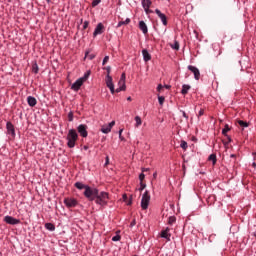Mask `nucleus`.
I'll return each mask as SVG.
<instances>
[{
    "mask_svg": "<svg viewBox=\"0 0 256 256\" xmlns=\"http://www.w3.org/2000/svg\"><path fill=\"white\" fill-rule=\"evenodd\" d=\"M182 169H183L184 173H185V171H187V167L185 166V164L182 165Z\"/></svg>",
    "mask_w": 256,
    "mask_h": 256,
    "instance_id": "60",
    "label": "nucleus"
},
{
    "mask_svg": "<svg viewBox=\"0 0 256 256\" xmlns=\"http://www.w3.org/2000/svg\"><path fill=\"white\" fill-rule=\"evenodd\" d=\"M209 199H212V201H215V195L210 196Z\"/></svg>",
    "mask_w": 256,
    "mask_h": 256,
    "instance_id": "62",
    "label": "nucleus"
},
{
    "mask_svg": "<svg viewBox=\"0 0 256 256\" xmlns=\"http://www.w3.org/2000/svg\"><path fill=\"white\" fill-rule=\"evenodd\" d=\"M139 181H140V182L145 181V173L141 172V173L139 174Z\"/></svg>",
    "mask_w": 256,
    "mask_h": 256,
    "instance_id": "40",
    "label": "nucleus"
},
{
    "mask_svg": "<svg viewBox=\"0 0 256 256\" xmlns=\"http://www.w3.org/2000/svg\"><path fill=\"white\" fill-rule=\"evenodd\" d=\"M4 223H7V225H19L21 223V220L13 216L7 215L4 217Z\"/></svg>",
    "mask_w": 256,
    "mask_h": 256,
    "instance_id": "7",
    "label": "nucleus"
},
{
    "mask_svg": "<svg viewBox=\"0 0 256 256\" xmlns=\"http://www.w3.org/2000/svg\"><path fill=\"white\" fill-rule=\"evenodd\" d=\"M45 229H47V231H55V224L51 223V222H47L44 224Z\"/></svg>",
    "mask_w": 256,
    "mask_h": 256,
    "instance_id": "23",
    "label": "nucleus"
},
{
    "mask_svg": "<svg viewBox=\"0 0 256 256\" xmlns=\"http://www.w3.org/2000/svg\"><path fill=\"white\" fill-rule=\"evenodd\" d=\"M83 81L80 80L79 78L71 85V89L72 91H79V89H81V87H83Z\"/></svg>",
    "mask_w": 256,
    "mask_h": 256,
    "instance_id": "13",
    "label": "nucleus"
},
{
    "mask_svg": "<svg viewBox=\"0 0 256 256\" xmlns=\"http://www.w3.org/2000/svg\"><path fill=\"white\" fill-rule=\"evenodd\" d=\"M153 179H157V172L153 173Z\"/></svg>",
    "mask_w": 256,
    "mask_h": 256,
    "instance_id": "61",
    "label": "nucleus"
},
{
    "mask_svg": "<svg viewBox=\"0 0 256 256\" xmlns=\"http://www.w3.org/2000/svg\"><path fill=\"white\" fill-rule=\"evenodd\" d=\"M152 4H153V2L151 0H142V7L143 8L147 7V9H150Z\"/></svg>",
    "mask_w": 256,
    "mask_h": 256,
    "instance_id": "26",
    "label": "nucleus"
},
{
    "mask_svg": "<svg viewBox=\"0 0 256 256\" xmlns=\"http://www.w3.org/2000/svg\"><path fill=\"white\" fill-rule=\"evenodd\" d=\"M99 3H101V0H93L92 7H97V5H99Z\"/></svg>",
    "mask_w": 256,
    "mask_h": 256,
    "instance_id": "42",
    "label": "nucleus"
},
{
    "mask_svg": "<svg viewBox=\"0 0 256 256\" xmlns=\"http://www.w3.org/2000/svg\"><path fill=\"white\" fill-rule=\"evenodd\" d=\"M222 143H223L225 149H227V147L229 146V143L225 140H222Z\"/></svg>",
    "mask_w": 256,
    "mask_h": 256,
    "instance_id": "54",
    "label": "nucleus"
},
{
    "mask_svg": "<svg viewBox=\"0 0 256 256\" xmlns=\"http://www.w3.org/2000/svg\"><path fill=\"white\" fill-rule=\"evenodd\" d=\"M83 195L90 202H95L96 205L100 207H107L109 205V194L105 191H99L96 187L88 186L86 190H84Z\"/></svg>",
    "mask_w": 256,
    "mask_h": 256,
    "instance_id": "1",
    "label": "nucleus"
},
{
    "mask_svg": "<svg viewBox=\"0 0 256 256\" xmlns=\"http://www.w3.org/2000/svg\"><path fill=\"white\" fill-rule=\"evenodd\" d=\"M143 60L145 63H149L151 61V54L149 53V50L143 49L142 50Z\"/></svg>",
    "mask_w": 256,
    "mask_h": 256,
    "instance_id": "16",
    "label": "nucleus"
},
{
    "mask_svg": "<svg viewBox=\"0 0 256 256\" xmlns=\"http://www.w3.org/2000/svg\"><path fill=\"white\" fill-rule=\"evenodd\" d=\"M105 83H106V87H108V89L110 90V93L112 95H115L116 89H115V84L113 83V77L108 76V80Z\"/></svg>",
    "mask_w": 256,
    "mask_h": 256,
    "instance_id": "10",
    "label": "nucleus"
},
{
    "mask_svg": "<svg viewBox=\"0 0 256 256\" xmlns=\"http://www.w3.org/2000/svg\"><path fill=\"white\" fill-rule=\"evenodd\" d=\"M150 201H151V194H149V190H146L142 195V199H141V208L143 209V211L149 209Z\"/></svg>",
    "mask_w": 256,
    "mask_h": 256,
    "instance_id": "3",
    "label": "nucleus"
},
{
    "mask_svg": "<svg viewBox=\"0 0 256 256\" xmlns=\"http://www.w3.org/2000/svg\"><path fill=\"white\" fill-rule=\"evenodd\" d=\"M87 129H89V127L87 126V124H80L77 127V133H79L80 137H83V139H87L89 132L87 131Z\"/></svg>",
    "mask_w": 256,
    "mask_h": 256,
    "instance_id": "6",
    "label": "nucleus"
},
{
    "mask_svg": "<svg viewBox=\"0 0 256 256\" xmlns=\"http://www.w3.org/2000/svg\"><path fill=\"white\" fill-rule=\"evenodd\" d=\"M88 27H89V21H85L83 24L82 31H85V29H87Z\"/></svg>",
    "mask_w": 256,
    "mask_h": 256,
    "instance_id": "45",
    "label": "nucleus"
},
{
    "mask_svg": "<svg viewBox=\"0 0 256 256\" xmlns=\"http://www.w3.org/2000/svg\"><path fill=\"white\" fill-rule=\"evenodd\" d=\"M103 69L107 73L105 77V82H107L109 77H111V66L104 67Z\"/></svg>",
    "mask_w": 256,
    "mask_h": 256,
    "instance_id": "25",
    "label": "nucleus"
},
{
    "mask_svg": "<svg viewBox=\"0 0 256 256\" xmlns=\"http://www.w3.org/2000/svg\"><path fill=\"white\" fill-rule=\"evenodd\" d=\"M180 147L183 149V151H187L189 145L187 144V141L181 140Z\"/></svg>",
    "mask_w": 256,
    "mask_h": 256,
    "instance_id": "32",
    "label": "nucleus"
},
{
    "mask_svg": "<svg viewBox=\"0 0 256 256\" xmlns=\"http://www.w3.org/2000/svg\"><path fill=\"white\" fill-rule=\"evenodd\" d=\"M174 51H179V41H174V44L171 45Z\"/></svg>",
    "mask_w": 256,
    "mask_h": 256,
    "instance_id": "35",
    "label": "nucleus"
},
{
    "mask_svg": "<svg viewBox=\"0 0 256 256\" xmlns=\"http://www.w3.org/2000/svg\"><path fill=\"white\" fill-rule=\"evenodd\" d=\"M107 165H109V156L105 157V164L104 167H107Z\"/></svg>",
    "mask_w": 256,
    "mask_h": 256,
    "instance_id": "50",
    "label": "nucleus"
},
{
    "mask_svg": "<svg viewBox=\"0 0 256 256\" xmlns=\"http://www.w3.org/2000/svg\"><path fill=\"white\" fill-rule=\"evenodd\" d=\"M177 221V218L175 216H170L168 218V225H173Z\"/></svg>",
    "mask_w": 256,
    "mask_h": 256,
    "instance_id": "34",
    "label": "nucleus"
},
{
    "mask_svg": "<svg viewBox=\"0 0 256 256\" xmlns=\"http://www.w3.org/2000/svg\"><path fill=\"white\" fill-rule=\"evenodd\" d=\"M96 55L95 54H90L88 55V58L90 61H93V59H95Z\"/></svg>",
    "mask_w": 256,
    "mask_h": 256,
    "instance_id": "52",
    "label": "nucleus"
},
{
    "mask_svg": "<svg viewBox=\"0 0 256 256\" xmlns=\"http://www.w3.org/2000/svg\"><path fill=\"white\" fill-rule=\"evenodd\" d=\"M144 10H145L146 15H149L150 13H153V10H151L147 7H144Z\"/></svg>",
    "mask_w": 256,
    "mask_h": 256,
    "instance_id": "47",
    "label": "nucleus"
},
{
    "mask_svg": "<svg viewBox=\"0 0 256 256\" xmlns=\"http://www.w3.org/2000/svg\"><path fill=\"white\" fill-rule=\"evenodd\" d=\"M66 140H67V147L69 149H73L77 144V141L79 140V133H77V130L73 128L70 129L68 131Z\"/></svg>",
    "mask_w": 256,
    "mask_h": 256,
    "instance_id": "2",
    "label": "nucleus"
},
{
    "mask_svg": "<svg viewBox=\"0 0 256 256\" xmlns=\"http://www.w3.org/2000/svg\"><path fill=\"white\" fill-rule=\"evenodd\" d=\"M188 71H191V73H193L194 79L196 81H199V79H201V72L199 71V68H197L196 66L189 65Z\"/></svg>",
    "mask_w": 256,
    "mask_h": 256,
    "instance_id": "8",
    "label": "nucleus"
},
{
    "mask_svg": "<svg viewBox=\"0 0 256 256\" xmlns=\"http://www.w3.org/2000/svg\"><path fill=\"white\" fill-rule=\"evenodd\" d=\"M27 104L29 105V107H35V105H37V98H35L33 96H28Z\"/></svg>",
    "mask_w": 256,
    "mask_h": 256,
    "instance_id": "18",
    "label": "nucleus"
},
{
    "mask_svg": "<svg viewBox=\"0 0 256 256\" xmlns=\"http://www.w3.org/2000/svg\"><path fill=\"white\" fill-rule=\"evenodd\" d=\"M138 27L144 35H147V33H149V28L147 27V24L145 23V21L143 20L139 21Z\"/></svg>",
    "mask_w": 256,
    "mask_h": 256,
    "instance_id": "14",
    "label": "nucleus"
},
{
    "mask_svg": "<svg viewBox=\"0 0 256 256\" xmlns=\"http://www.w3.org/2000/svg\"><path fill=\"white\" fill-rule=\"evenodd\" d=\"M146 187H147V184L142 181L140 182V188L138 189V191H143Z\"/></svg>",
    "mask_w": 256,
    "mask_h": 256,
    "instance_id": "38",
    "label": "nucleus"
},
{
    "mask_svg": "<svg viewBox=\"0 0 256 256\" xmlns=\"http://www.w3.org/2000/svg\"><path fill=\"white\" fill-rule=\"evenodd\" d=\"M141 171L142 173H147V171H151V169L142 167Z\"/></svg>",
    "mask_w": 256,
    "mask_h": 256,
    "instance_id": "53",
    "label": "nucleus"
},
{
    "mask_svg": "<svg viewBox=\"0 0 256 256\" xmlns=\"http://www.w3.org/2000/svg\"><path fill=\"white\" fill-rule=\"evenodd\" d=\"M202 115H205L204 109H200V111L198 112V117H202Z\"/></svg>",
    "mask_w": 256,
    "mask_h": 256,
    "instance_id": "49",
    "label": "nucleus"
},
{
    "mask_svg": "<svg viewBox=\"0 0 256 256\" xmlns=\"http://www.w3.org/2000/svg\"><path fill=\"white\" fill-rule=\"evenodd\" d=\"M122 199H123L124 203H126V205H128V206L133 205V195H130V198H129V196H127V194L124 193L122 195Z\"/></svg>",
    "mask_w": 256,
    "mask_h": 256,
    "instance_id": "15",
    "label": "nucleus"
},
{
    "mask_svg": "<svg viewBox=\"0 0 256 256\" xmlns=\"http://www.w3.org/2000/svg\"><path fill=\"white\" fill-rule=\"evenodd\" d=\"M6 130L7 135H10L11 141H15V137H17V134L15 133V125H13V122L8 121L6 123Z\"/></svg>",
    "mask_w": 256,
    "mask_h": 256,
    "instance_id": "5",
    "label": "nucleus"
},
{
    "mask_svg": "<svg viewBox=\"0 0 256 256\" xmlns=\"http://www.w3.org/2000/svg\"><path fill=\"white\" fill-rule=\"evenodd\" d=\"M164 87L163 84H158L156 90L158 91V93H161V91H163Z\"/></svg>",
    "mask_w": 256,
    "mask_h": 256,
    "instance_id": "44",
    "label": "nucleus"
},
{
    "mask_svg": "<svg viewBox=\"0 0 256 256\" xmlns=\"http://www.w3.org/2000/svg\"><path fill=\"white\" fill-rule=\"evenodd\" d=\"M230 157H231V159H236V158H237V155L231 154Z\"/></svg>",
    "mask_w": 256,
    "mask_h": 256,
    "instance_id": "59",
    "label": "nucleus"
},
{
    "mask_svg": "<svg viewBox=\"0 0 256 256\" xmlns=\"http://www.w3.org/2000/svg\"><path fill=\"white\" fill-rule=\"evenodd\" d=\"M108 62H109V56H105L103 58L102 65H107Z\"/></svg>",
    "mask_w": 256,
    "mask_h": 256,
    "instance_id": "43",
    "label": "nucleus"
},
{
    "mask_svg": "<svg viewBox=\"0 0 256 256\" xmlns=\"http://www.w3.org/2000/svg\"><path fill=\"white\" fill-rule=\"evenodd\" d=\"M155 13L156 15H158L159 19H161L162 21V25H164L165 27H167L168 25V19H167V15L163 14L161 12V10H159L158 8L155 9Z\"/></svg>",
    "mask_w": 256,
    "mask_h": 256,
    "instance_id": "12",
    "label": "nucleus"
},
{
    "mask_svg": "<svg viewBox=\"0 0 256 256\" xmlns=\"http://www.w3.org/2000/svg\"><path fill=\"white\" fill-rule=\"evenodd\" d=\"M74 187L76 189H78L79 191H83V189H84V191H87V187H89V185L83 184V182H76L74 184Z\"/></svg>",
    "mask_w": 256,
    "mask_h": 256,
    "instance_id": "17",
    "label": "nucleus"
},
{
    "mask_svg": "<svg viewBox=\"0 0 256 256\" xmlns=\"http://www.w3.org/2000/svg\"><path fill=\"white\" fill-rule=\"evenodd\" d=\"M181 113H182L183 117H185L186 121H189V115H187V113L183 110H181Z\"/></svg>",
    "mask_w": 256,
    "mask_h": 256,
    "instance_id": "46",
    "label": "nucleus"
},
{
    "mask_svg": "<svg viewBox=\"0 0 256 256\" xmlns=\"http://www.w3.org/2000/svg\"><path fill=\"white\" fill-rule=\"evenodd\" d=\"M191 89V85L189 84H183L182 85V90H181V94L182 95H187V93H189V90Z\"/></svg>",
    "mask_w": 256,
    "mask_h": 256,
    "instance_id": "20",
    "label": "nucleus"
},
{
    "mask_svg": "<svg viewBox=\"0 0 256 256\" xmlns=\"http://www.w3.org/2000/svg\"><path fill=\"white\" fill-rule=\"evenodd\" d=\"M134 119L136 121V127H139L143 123L140 116H136Z\"/></svg>",
    "mask_w": 256,
    "mask_h": 256,
    "instance_id": "36",
    "label": "nucleus"
},
{
    "mask_svg": "<svg viewBox=\"0 0 256 256\" xmlns=\"http://www.w3.org/2000/svg\"><path fill=\"white\" fill-rule=\"evenodd\" d=\"M121 91H127V84H120L116 89V93H121Z\"/></svg>",
    "mask_w": 256,
    "mask_h": 256,
    "instance_id": "30",
    "label": "nucleus"
},
{
    "mask_svg": "<svg viewBox=\"0 0 256 256\" xmlns=\"http://www.w3.org/2000/svg\"><path fill=\"white\" fill-rule=\"evenodd\" d=\"M237 123L239 126H241L243 129H245L246 127H249V122L245 121V120H237Z\"/></svg>",
    "mask_w": 256,
    "mask_h": 256,
    "instance_id": "27",
    "label": "nucleus"
},
{
    "mask_svg": "<svg viewBox=\"0 0 256 256\" xmlns=\"http://www.w3.org/2000/svg\"><path fill=\"white\" fill-rule=\"evenodd\" d=\"M252 167H254V168L256 167V163L255 162L252 163Z\"/></svg>",
    "mask_w": 256,
    "mask_h": 256,
    "instance_id": "64",
    "label": "nucleus"
},
{
    "mask_svg": "<svg viewBox=\"0 0 256 256\" xmlns=\"http://www.w3.org/2000/svg\"><path fill=\"white\" fill-rule=\"evenodd\" d=\"M105 33V25L103 23H98L94 32H93V37H97V35H103Z\"/></svg>",
    "mask_w": 256,
    "mask_h": 256,
    "instance_id": "11",
    "label": "nucleus"
},
{
    "mask_svg": "<svg viewBox=\"0 0 256 256\" xmlns=\"http://www.w3.org/2000/svg\"><path fill=\"white\" fill-rule=\"evenodd\" d=\"M160 237H161L162 239H166V240H168V241H171V233L165 232L164 230H162V231L160 232Z\"/></svg>",
    "mask_w": 256,
    "mask_h": 256,
    "instance_id": "19",
    "label": "nucleus"
},
{
    "mask_svg": "<svg viewBox=\"0 0 256 256\" xmlns=\"http://www.w3.org/2000/svg\"><path fill=\"white\" fill-rule=\"evenodd\" d=\"M163 87H164V89H171V85L165 84V85H163Z\"/></svg>",
    "mask_w": 256,
    "mask_h": 256,
    "instance_id": "56",
    "label": "nucleus"
},
{
    "mask_svg": "<svg viewBox=\"0 0 256 256\" xmlns=\"http://www.w3.org/2000/svg\"><path fill=\"white\" fill-rule=\"evenodd\" d=\"M122 133H123V129H120L118 131L119 139H120V141H125V137H123Z\"/></svg>",
    "mask_w": 256,
    "mask_h": 256,
    "instance_id": "39",
    "label": "nucleus"
},
{
    "mask_svg": "<svg viewBox=\"0 0 256 256\" xmlns=\"http://www.w3.org/2000/svg\"><path fill=\"white\" fill-rule=\"evenodd\" d=\"M90 76H91V70H87L84 73V75L82 77H80L79 79L85 83V81H87V79H89Z\"/></svg>",
    "mask_w": 256,
    "mask_h": 256,
    "instance_id": "24",
    "label": "nucleus"
},
{
    "mask_svg": "<svg viewBox=\"0 0 256 256\" xmlns=\"http://www.w3.org/2000/svg\"><path fill=\"white\" fill-rule=\"evenodd\" d=\"M208 161L212 162V165H217V154L212 153L208 157Z\"/></svg>",
    "mask_w": 256,
    "mask_h": 256,
    "instance_id": "21",
    "label": "nucleus"
},
{
    "mask_svg": "<svg viewBox=\"0 0 256 256\" xmlns=\"http://www.w3.org/2000/svg\"><path fill=\"white\" fill-rule=\"evenodd\" d=\"M112 241L114 242L121 241V235L116 234L115 236L112 237Z\"/></svg>",
    "mask_w": 256,
    "mask_h": 256,
    "instance_id": "37",
    "label": "nucleus"
},
{
    "mask_svg": "<svg viewBox=\"0 0 256 256\" xmlns=\"http://www.w3.org/2000/svg\"><path fill=\"white\" fill-rule=\"evenodd\" d=\"M32 73L37 75L39 73V65L37 64V60L32 62Z\"/></svg>",
    "mask_w": 256,
    "mask_h": 256,
    "instance_id": "22",
    "label": "nucleus"
},
{
    "mask_svg": "<svg viewBox=\"0 0 256 256\" xmlns=\"http://www.w3.org/2000/svg\"><path fill=\"white\" fill-rule=\"evenodd\" d=\"M89 53H90L89 50H87V51L85 52V57H84V59H87V57H89Z\"/></svg>",
    "mask_w": 256,
    "mask_h": 256,
    "instance_id": "55",
    "label": "nucleus"
},
{
    "mask_svg": "<svg viewBox=\"0 0 256 256\" xmlns=\"http://www.w3.org/2000/svg\"><path fill=\"white\" fill-rule=\"evenodd\" d=\"M73 117H74V115H73V111H70L69 113H68V121H73Z\"/></svg>",
    "mask_w": 256,
    "mask_h": 256,
    "instance_id": "41",
    "label": "nucleus"
},
{
    "mask_svg": "<svg viewBox=\"0 0 256 256\" xmlns=\"http://www.w3.org/2000/svg\"><path fill=\"white\" fill-rule=\"evenodd\" d=\"M115 127V120L111 121L107 125H103L100 129L101 133L107 135V133H111V130Z\"/></svg>",
    "mask_w": 256,
    "mask_h": 256,
    "instance_id": "9",
    "label": "nucleus"
},
{
    "mask_svg": "<svg viewBox=\"0 0 256 256\" xmlns=\"http://www.w3.org/2000/svg\"><path fill=\"white\" fill-rule=\"evenodd\" d=\"M225 137H226L228 143H232L233 142V139L231 138V136H229V134L227 136H225Z\"/></svg>",
    "mask_w": 256,
    "mask_h": 256,
    "instance_id": "51",
    "label": "nucleus"
},
{
    "mask_svg": "<svg viewBox=\"0 0 256 256\" xmlns=\"http://www.w3.org/2000/svg\"><path fill=\"white\" fill-rule=\"evenodd\" d=\"M83 149L84 151H87L89 149V144L84 145Z\"/></svg>",
    "mask_w": 256,
    "mask_h": 256,
    "instance_id": "57",
    "label": "nucleus"
},
{
    "mask_svg": "<svg viewBox=\"0 0 256 256\" xmlns=\"http://www.w3.org/2000/svg\"><path fill=\"white\" fill-rule=\"evenodd\" d=\"M228 131H231V127H229V124H225L224 125V128L222 129V135L224 136V137H227V132Z\"/></svg>",
    "mask_w": 256,
    "mask_h": 256,
    "instance_id": "28",
    "label": "nucleus"
},
{
    "mask_svg": "<svg viewBox=\"0 0 256 256\" xmlns=\"http://www.w3.org/2000/svg\"><path fill=\"white\" fill-rule=\"evenodd\" d=\"M127 101H133V98H131V96H128Z\"/></svg>",
    "mask_w": 256,
    "mask_h": 256,
    "instance_id": "63",
    "label": "nucleus"
},
{
    "mask_svg": "<svg viewBox=\"0 0 256 256\" xmlns=\"http://www.w3.org/2000/svg\"><path fill=\"white\" fill-rule=\"evenodd\" d=\"M64 205L67 207V209H73L79 205V201L74 197H66L64 198Z\"/></svg>",
    "mask_w": 256,
    "mask_h": 256,
    "instance_id": "4",
    "label": "nucleus"
},
{
    "mask_svg": "<svg viewBox=\"0 0 256 256\" xmlns=\"http://www.w3.org/2000/svg\"><path fill=\"white\" fill-rule=\"evenodd\" d=\"M129 23H131V19L126 18L125 21H119L117 27H122V25H129Z\"/></svg>",
    "mask_w": 256,
    "mask_h": 256,
    "instance_id": "31",
    "label": "nucleus"
},
{
    "mask_svg": "<svg viewBox=\"0 0 256 256\" xmlns=\"http://www.w3.org/2000/svg\"><path fill=\"white\" fill-rule=\"evenodd\" d=\"M165 233H169V231H171V229L169 227H167L166 229L163 230Z\"/></svg>",
    "mask_w": 256,
    "mask_h": 256,
    "instance_id": "58",
    "label": "nucleus"
},
{
    "mask_svg": "<svg viewBox=\"0 0 256 256\" xmlns=\"http://www.w3.org/2000/svg\"><path fill=\"white\" fill-rule=\"evenodd\" d=\"M137 225V220L133 219L130 223V227H135Z\"/></svg>",
    "mask_w": 256,
    "mask_h": 256,
    "instance_id": "48",
    "label": "nucleus"
},
{
    "mask_svg": "<svg viewBox=\"0 0 256 256\" xmlns=\"http://www.w3.org/2000/svg\"><path fill=\"white\" fill-rule=\"evenodd\" d=\"M126 79H127V75L125 74V72H123L121 74V77H120V80L118 82V85H125Z\"/></svg>",
    "mask_w": 256,
    "mask_h": 256,
    "instance_id": "29",
    "label": "nucleus"
},
{
    "mask_svg": "<svg viewBox=\"0 0 256 256\" xmlns=\"http://www.w3.org/2000/svg\"><path fill=\"white\" fill-rule=\"evenodd\" d=\"M158 102L161 107H163V104L165 103V96H161L158 94Z\"/></svg>",
    "mask_w": 256,
    "mask_h": 256,
    "instance_id": "33",
    "label": "nucleus"
}]
</instances>
